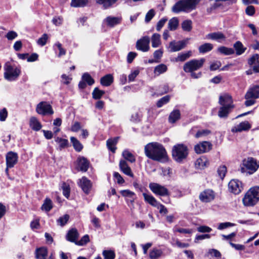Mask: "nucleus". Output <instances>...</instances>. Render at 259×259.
Wrapping results in <instances>:
<instances>
[{
    "label": "nucleus",
    "mask_w": 259,
    "mask_h": 259,
    "mask_svg": "<svg viewBox=\"0 0 259 259\" xmlns=\"http://www.w3.org/2000/svg\"><path fill=\"white\" fill-rule=\"evenodd\" d=\"M146 156L149 158L160 162L168 161V156L163 146L157 142L147 144L144 148Z\"/></svg>",
    "instance_id": "1"
},
{
    "label": "nucleus",
    "mask_w": 259,
    "mask_h": 259,
    "mask_svg": "<svg viewBox=\"0 0 259 259\" xmlns=\"http://www.w3.org/2000/svg\"><path fill=\"white\" fill-rule=\"evenodd\" d=\"M200 2V0H180L172 6L171 10L175 13L190 12L196 9Z\"/></svg>",
    "instance_id": "2"
},
{
    "label": "nucleus",
    "mask_w": 259,
    "mask_h": 259,
    "mask_svg": "<svg viewBox=\"0 0 259 259\" xmlns=\"http://www.w3.org/2000/svg\"><path fill=\"white\" fill-rule=\"evenodd\" d=\"M259 201V187L251 188L245 194L242 199L244 206L251 207L254 206Z\"/></svg>",
    "instance_id": "3"
},
{
    "label": "nucleus",
    "mask_w": 259,
    "mask_h": 259,
    "mask_svg": "<svg viewBox=\"0 0 259 259\" xmlns=\"http://www.w3.org/2000/svg\"><path fill=\"white\" fill-rule=\"evenodd\" d=\"M188 153L187 146L183 144H178L172 147V156L174 159L178 162H181L186 159Z\"/></svg>",
    "instance_id": "4"
},
{
    "label": "nucleus",
    "mask_w": 259,
    "mask_h": 259,
    "mask_svg": "<svg viewBox=\"0 0 259 259\" xmlns=\"http://www.w3.org/2000/svg\"><path fill=\"white\" fill-rule=\"evenodd\" d=\"M4 68L5 70L4 78L9 81L16 80L21 73V71L18 68H14L9 62H7L5 64Z\"/></svg>",
    "instance_id": "5"
},
{
    "label": "nucleus",
    "mask_w": 259,
    "mask_h": 259,
    "mask_svg": "<svg viewBox=\"0 0 259 259\" xmlns=\"http://www.w3.org/2000/svg\"><path fill=\"white\" fill-rule=\"evenodd\" d=\"M243 167H241V171L242 173L247 171V172L251 175L255 172L259 167V162L253 157H248L242 161Z\"/></svg>",
    "instance_id": "6"
},
{
    "label": "nucleus",
    "mask_w": 259,
    "mask_h": 259,
    "mask_svg": "<svg viewBox=\"0 0 259 259\" xmlns=\"http://www.w3.org/2000/svg\"><path fill=\"white\" fill-rule=\"evenodd\" d=\"M205 60L204 58H201L200 60H192L184 64L183 69L185 72H192L197 70L203 66Z\"/></svg>",
    "instance_id": "7"
},
{
    "label": "nucleus",
    "mask_w": 259,
    "mask_h": 259,
    "mask_svg": "<svg viewBox=\"0 0 259 259\" xmlns=\"http://www.w3.org/2000/svg\"><path fill=\"white\" fill-rule=\"evenodd\" d=\"M36 111L38 114L42 115H52L54 113L51 105L45 101L41 102L37 105Z\"/></svg>",
    "instance_id": "8"
},
{
    "label": "nucleus",
    "mask_w": 259,
    "mask_h": 259,
    "mask_svg": "<svg viewBox=\"0 0 259 259\" xmlns=\"http://www.w3.org/2000/svg\"><path fill=\"white\" fill-rule=\"evenodd\" d=\"M149 188L156 195L161 196L169 195L168 189L159 184L152 183L149 184Z\"/></svg>",
    "instance_id": "9"
},
{
    "label": "nucleus",
    "mask_w": 259,
    "mask_h": 259,
    "mask_svg": "<svg viewBox=\"0 0 259 259\" xmlns=\"http://www.w3.org/2000/svg\"><path fill=\"white\" fill-rule=\"evenodd\" d=\"M189 39V38H187L178 41H176V40L170 41L168 46L169 52H178L184 49L186 47Z\"/></svg>",
    "instance_id": "10"
},
{
    "label": "nucleus",
    "mask_w": 259,
    "mask_h": 259,
    "mask_svg": "<svg viewBox=\"0 0 259 259\" xmlns=\"http://www.w3.org/2000/svg\"><path fill=\"white\" fill-rule=\"evenodd\" d=\"M229 190L232 193L239 194L243 190V185L241 181L237 179H233L228 184Z\"/></svg>",
    "instance_id": "11"
},
{
    "label": "nucleus",
    "mask_w": 259,
    "mask_h": 259,
    "mask_svg": "<svg viewBox=\"0 0 259 259\" xmlns=\"http://www.w3.org/2000/svg\"><path fill=\"white\" fill-rule=\"evenodd\" d=\"M95 83V80L92 77L91 75L88 73H84L81 76V80L78 83V88L83 90L87 87V85H92Z\"/></svg>",
    "instance_id": "12"
},
{
    "label": "nucleus",
    "mask_w": 259,
    "mask_h": 259,
    "mask_svg": "<svg viewBox=\"0 0 259 259\" xmlns=\"http://www.w3.org/2000/svg\"><path fill=\"white\" fill-rule=\"evenodd\" d=\"M212 145L208 141H203L196 145L194 150L197 154H201L208 152L212 149Z\"/></svg>",
    "instance_id": "13"
},
{
    "label": "nucleus",
    "mask_w": 259,
    "mask_h": 259,
    "mask_svg": "<svg viewBox=\"0 0 259 259\" xmlns=\"http://www.w3.org/2000/svg\"><path fill=\"white\" fill-rule=\"evenodd\" d=\"M149 43V37L147 36H144L137 41L136 48L137 50L144 52H147L150 49Z\"/></svg>",
    "instance_id": "14"
},
{
    "label": "nucleus",
    "mask_w": 259,
    "mask_h": 259,
    "mask_svg": "<svg viewBox=\"0 0 259 259\" xmlns=\"http://www.w3.org/2000/svg\"><path fill=\"white\" fill-rule=\"evenodd\" d=\"M18 159V156L17 153L9 151L6 156V165L8 167L12 168L17 164Z\"/></svg>",
    "instance_id": "15"
},
{
    "label": "nucleus",
    "mask_w": 259,
    "mask_h": 259,
    "mask_svg": "<svg viewBox=\"0 0 259 259\" xmlns=\"http://www.w3.org/2000/svg\"><path fill=\"white\" fill-rule=\"evenodd\" d=\"M208 39L215 40L219 42H222L226 39L225 35L221 31L209 33L206 35Z\"/></svg>",
    "instance_id": "16"
},
{
    "label": "nucleus",
    "mask_w": 259,
    "mask_h": 259,
    "mask_svg": "<svg viewBox=\"0 0 259 259\" xmlns=\"http://www.w3.org/2000/svg\"><path fill=\"white\" fill-rule=\"evenodd\" d=\"M214 198V192L210 189L205 190L200 194L199 199L204 202H209Z\"/></svg>",
    "instance_id": "17"
},
{
    "label": "nucleus",
    "mask_w": 259,
    "mask_h": 259,
    "mask_svg": "<svg viewBox=\"0 0 259 259\" xmlns=\"http://www.w3.org/2000/svg\"><path fill=\"white\" fill-rule=\"evenodd\" d=\"M259 98V85H255L249 88L245 94L246 99H257Z\"/></svg>",
    "instance_id": "18"
},
{
    "label": "nucleus",
    "mask_w": 259,
    "mask_h": 259,
    "mask_svg": "<svg viewBox=\"0 0 259 259\" xmlns=\"http://www.w3.org/2000/svg\"><path fill=\"white\" fill-rule=\"evenodd\" d=\"M79 186L82 191L87 194H88L91 189L92 183L90 180L85 177H83L79 180Z\"/></svg>",
    "instance_id": "19"
},
{
    "label": "nucleus",
    "mask_w": 259,
    "mask_h": 259,
    "mask_svg": "<svg viewBox=\"0 0 259 259\" xmlns=\"http://www.w3.org/2000/svg\"><path fill=\"white\" fill-rule=\"evenodd\" d=\"M77 168L79 170L85 172L88 170L90 162L84 157H79L77 159Z\"/></svg>",
    "instance_id": "20"
},
{
    "label": "nucleus",
    "mask_w": 259,
    "mask_h": 259,
    "mask_svg": "<svg viewBox=\"0 0 259 259\" xmlns=\"http://www.w3.org/2000/svg\"><path fill=\"white\" fill-rule=\"evenodd\" d=\"M122 18L121 17L108 16L104 20V22L110 27H113L121 23Z\"/></svg>",
    "instance_id": "21"
},
{
    "label": "nucleus",
    "mask_w": 259,
    "mask_h": 259,
    "mask_svg": "<svg viewBox=\"0 0 259 259\" xmlns=\"http://www.w3.org/2000/svg\"><path fill=\"white\" fill-rule=\"evenodd\" d=\"M219 103L222 106H226L234 108V105L232 104L233 100L232 97L229 94H225L223 96H220Z\"/></svg>",
    "instance_id": "22"
},
{
    "label": "nucleus",
    "mask_w": 259,
    "mask_h": 259,
    "mask_svg": "<svg viewBox=\"0 0 259 259\" xmlns=\"http://www.w3.org/2000/svg\"><path fill=\"white\" fill-rule=\"evenodd\" d=\"M119 166L120 170L125 175L131 177H134V175L132 171L131 168L128 165L126 161L125 160H120Z\"/></svg>",
    "instance_id": "23"
},
{
    "label": "nucleus",
    "mask_w": 259,
    "mask_h": 259,
    "mask_svg": "<svg viewBox=\"0 0 259 259\" xmlns=\"http://www.w3.org/2000/svg\"><path fill=\"white\" fill-rule=\"evenodd\" d=\"M78 236L77 230L75 228H72L68 232L66 235V239L70 242L75 243L77 242L76 240L78 239Z\"/></svg>",
    "instance_id": "24"
},
{
    "label": "nucleus",
    "mask_w": 259,
    "mask_h": 259,
    "mask_svg": "<svg viewBox=\"0 0 259 259\" xmlns=\"http://www.w3.org/2000/svg\"><path fill=\"white\" fill-rule=\"evenodd\" d=\"M118 1V0H96V4L101 5L104 10L109 9Z\"/></svg>",
    "instance_id": "25"
},
{
    "label": "nucleus",
    "mask_w": 259,
    "mask_h": 259,
    "mask_svg": "<svg viewBox=\"0 0 259 259\" xmlns=\"http://www.w3.org/2000/svg\"><path fill=\"white\" fill-rule=\"evenodd\" d=\"M251 126L247 121L241 122L238 125L233 127L232 130L233 132H241L243 131H247L250 129Z\"/></svg>",
    "instance_id": "26"
},
{
    "label": "nucleus",
    "mask_w": 259,
    "mask_h": 259,
    "mask_svg": "<svg viewBox=\"0 0 259 259\" xmlns=\"http://www.w3.org/2000/svg\"><path fill=\"white\" fill-rule=\"evenodd\" d=\"M143 117V113L140 109L135 110L131 115L130 121L135 123L141 121Z\"/></svg>",
    "instance_id": "27"
},
{
    "label": "nucleus",
    "mask_w": 259,
    "mask_h": 259,
    "mask_svg": "<svg viewBox=\"0 0 259 259\" xmlns=\"http://www.w3.org/2000/svg\"><path fill=\"white\" fill-rule=\"evenodd\" d=\"M145 201L153 206L159 208V202L151 194H148L145 193L143 194Z\"/></svg>",
    "instance_id": "28"
},
{
    "label": "nucleus",
    "mask_w": 259,
    "mask_h": 259,
    "mask_svg": "<svg viewBox=\"0 0 259 259\" xmlns=\"http://www.w3.org/2000/svg\"><path fill=\"white\" fill-rule=\"evenodd\" d=\"M180 118V111L179 109H174L169 115L168 121L170 123H174Z\"/></svg>",
    "instance_id": "29"
},
{
    "label": "nucleus",
    "mask_w": 259,
    "mask_h": 259,
    "mask_svg": "<svg viewBox=\"0 0 259 259\" xmlns=\"http://www.w3.org/2000/svg\"><path fill=\"white\" fill-rule=\"evenodd\" d=\"M47 254L48 250L46 247H40L35 250V257L37 259H46Z\"/></svg>",
    "instance_id": "30"
},
{
    "label": "nucleus",
    "mask_w": 259,
    "mask_h": 259,
    "mask_svg": "<svg viewBox=\"0 0 259 259\" xmlns=\"http://www.w3.org/2000/svg\"><path fill=\"white\" fill-rule=\"evenodd\" d=\"M233 107L226 106H222L219 109L218 112V116L220 118H226L228 117L229 113L231 112Z\"/></svg>",
    "instance_id": "31"
},
{
    "label": "nucleus",
    "mask_w": 259,
    "mask_h": 259,
    "mask_svg": "<svg viewBox=\"0 0 259 259\" xmlns=\"http://www.w3.org/2000/svg\"><path fill=\"white\" fill-rule=\"evenodd\" d=\"M113 82V77L110 74H107L101 77L100 79L101 84L105 87H108Z\"/></svg>",
    "instance_id": "32"
},
{
    "label": "nucleus",
    "mask_w": 259,
    "mask_h": 259,
    "mask_svg": "<svg viewBox=\"0 0 259 259\" xmlns=\"http://www.w3.org/2000/svg\"><path fill=\"white\" fill-rule=\"evenodd\" d=\"M89 0H71L70 6L73 8H83L88 6Z\"/></svg>",
    "instance_id": "33"
},
{
    "label": "nucleus",
    "mask_w": 259,
    "mask_h": 259,
    "mask_svg": "<svg viewBox=\"0 0 259 259\" xmlns=\"http://www.w3.org/2000/svg\"><path fill=\"white\" fill-rule=\"evenodd\" d=\"M233 47L236 51V54L237 56L242 55L246 50V48L244 47L243 44L240 41H237L233 45Z\"/></svg>",
    "instance_id": "34"
},
{
    "label": "nucleus",
    "mask_w": 259,
    "mask_h": 259,
    "mask_svg": "<svg viewBox=\"0 0 259 259\" xmlns=\"http://www.w3.org/2000/svg\"><path fill=\"white\" fill-rule=\"evenodd\" d=\"M217 51L220 54L226 56L231 55L235 53V51L233 49L225 46H221L219 47L217 49Z\"/></svg>",
    "instance_id": "35"
},
{
    "label": "nucleus",
    "mask_w": 259,
    "mask_h": 259,
    "mask_svg": "<svg viewBox=\"0 0 259 259\" xmlns=\"http://www.w3.org/2000/svg\"><path fill=\"white\" fill-rule=\"evenodd\" d=\"M118 137H115L113 139H109L107 141V146L109 150L114 153L116 149L115 145L118 142Z\"/></svg>",
    "instance_id": "36"
},
{
    "label": "nucleus",
    "mask_w": 259,
    "mask_h": 259,
    "mask_svg": "<svg viewBox=\"0 0 259 259\" xmlns=\"http://www.w3.org/2000/svg\"><path fill=\"white\" fill-rule=\"evenodd\" d=\"M213 48L212 44L210 43H204L200 46L198 48L199 52L201 54H205L211 51Z\"/></svg>",
    "instance_id": "37"
},
{
    "label": "nucleus",
    "mask_w": 259,
    "mask_h": 259,
    "mask_svg": "<svg viewBox=\"0 0 259 259\" xmlns=\"http://www.w3.org/2000/svg\"><path fill=\"white\" fill-rule=\"evenodd\" d=\"M30 126L32 130L35 131H39L41 128L40 123L35 117H31L30 119Z\"/></svg>",
    "instance_id": "38"
},
{
    "label": "nucleus",
    "mask_w": 259,
    "mask_h": 259,
    "mask_svg": "<svg viewBox=\"0 0 259 259\" xmlns=\"http://www.w3.org/2000/svg\"><path fill=\"white\" fill-rule=\"evenodd\" d=\"M70 141L76 151L80 152L83 149V145L76 138L71 137L70 138Z\"/></svg>",
    "instance_id": "39"
},
{
    "label": "nucleus",
    "mask_w": 259,
    "mask_h": 259,
    "mask_svg": "<svg viewBox=\"0 0 259 259\" xmlns=\"http://www.w3.org/2000/svg\"><path fill=\"white\" fill-rule=\"evenodd\" d=\"M192 55V52L189 51L186 53H183L179 54L177 57L175 59L176 62H184Z\"/></svg>",
    "instance_id": "40"
},
{
    "label": "nucleus",
    "mask_w": 259,
    "mask_h": 259,
    "mask_svg": "<svg viewBox=\"0 0 259 259\" xmlns=\"http://www.w3.org/2000/svg\"><path fill=\"white\" fill-rule=\"evenodd\" d=\"M52 208L53 203L52 200L49 198H46L45 199L44 203L41 207V210H45L46 212H49L52 209Z\"/></svg>",
    "instance_id": "41"
},
{
    "label": "nucleus",
    "mask_w": 259,
    "mask_h": 259,
    "mask_svg": "<svg viewBox=\"0 0 259 259\" xmlns=\"http://www.w3.org/2000/svg\"><path fill=\"white\" fill-rule=\"evenodd\" d=\"M122 156L126 160L131 163L136 161L135 156L128 150H124L122 153Z\"/></svg>",
    "instance_id": "42"
},
{
    "label": "nucleus",
    "mask_w": 259,
    "mask_h": 259,
    "mask_svg": "<svg viewBox=\"0 0 259 259\" xmlns=\"http://www.w3.org/2000/svg\"><path fill=\"white\" fill-rule=\"evenodd\" d=\"M167 70V67L164 64H160L156 66L154 70V73L155 75L158 76L160 74L165 72Z\"/></svg>",
    "instance_id": "43"
},
{
    "label": "nucleus",
    "mask_w": 259,
    "mask_h": 259,
    "mask_svg": "<svg viewBox=\"0 0 259 259\" xmlns=\"http://www.w3.org/2000/svg\"><path fill=\"white\" fill-rule=\"evenodd\" d=\"M55 141L56 143L59 144V149L61 150L62 149L67 148L69 145L68 140L63 139L60 137L55 138Z\"/></svg>",
    "instance_id": "44"
},
{
    "label": "nucleus",
    "mask_w": 259,
    "mask_h": 259,
    "mask_svg": "<svg viewBox=\"0 0 259 259\" xmlns=\"http://www.w3.org/2000/svg\"><path fill=\"white\" fill-rule=\"evenodd\" d=\"M179 25V20L177 17H173L169 20L168 28L171 31L175 30Z\"/></svg>",
    "instance_id": "45"
},
{
    "label": "nucleus",
    "mask_w": 259,
    "mask_h": 259,
    "mask_svg": "<svg viewBox=\"0 0 259 259\" xmlns=\"http://www.w3.org/2000/svg\"><path fill=\"white\" fill-rule=\"evenodd\" d=\"M152 47L157 48L161 44L160 35L158 33H154L151 37Z\"/></svg>",
    "instance_id": "46"
},
{
    "label": "nucleus",
    "mask_w": 259,
    "mask_h": 259,
    "mask_svg": "<svg viewBox=\"0 0 259 259\" xmlns=\"http://www.w3.org/2000/svg\"><path fill=\"white\" fill-rule=\"evenodd\" d=\"M182 28L185 31H190L192 29V21L190 20H184L182 23Z\"/></svg>",
    "instance_id": "47"
},
{
    "label": "nucleus",
    "mask_w": 259,
    "mask_h": 259,
    "mask_svg": "<svg viewBox=\"0 0 259 259\" xmlns=\"http://www.w3.org/2000/svg\"><path fill=\"white\" fill-rule=\"evenodd\" d=\"M104 94L105 92L104 91L99 90L98 88H95L92 93L93 98L95 100H99L101 98Z\"/></svg>",
    "instance_id": "48"
},
{
    "label": "nucleus",
    "mask_w": 259,
    "mask_h": 259,
    "mask_svg": "<svg viewBox=\"0 0 259 259\" xmlns=\"http://www.w3.org/2000/svg\"><path fill=\"white\" fill-rule=\"evenodd\" d=\"M102 254L104 259H114L115 257V253L112 250H104Z\"/></svg>",
    "instance_id": "49"
},
{
    "label": "nucleus",
    "mask_w": 259,
    "mask_h": 259,
    "mask_svg": "<svg viewBox=\"0 0 259 259\" xmlns=\"http://www.w3.org/2000/svg\"><path fill=\"white\" fill-rule=\"evenodd\" d=\"M170 100V96L166 95L160 99L156 103V106L158 108L162 107L164 105L169 102Z\"/></svg>",
    "instance_id": "50"
},
{
    "label": "nucleus",
    "mask_w": 259,
    "mask_h": 259,
    "mask_svg": "<svg viewBox=\"0 0 259 259\" xmlns=\"http://www.w3.org/2000/svg\"><path fill=\"white\" fill-rule=\"evenodd\" d=\"M218 2H216V0L212 4L210 3V6H208L206 9V12L208 14L211 13L214 10H216L217 8L220 7L222 6L221 4L218 3Z\"/></svg>",
    "instance_id": "51"
},
{
    "label": "nucleus",
    "mask_w": 259,
    "mask_h": 259,
    "mask_svg": "<svg viewBox=\"0 0 259 259\" xmlns=\"http://www.w3.org/2000/svg\"><path fill=\"white\" fill-rule=\"evenodd\" d=\"M162 254V251L160 249H153L150 251L149 256L151 259H156L160 257Z\"/></svg>",
    "instance_id": "52"
},
{
    "label": "nucleus",
    "mask_w": 259,
    "mask_h": 259,
    "mask_svg": "<svg viewBox=\"0 0 259 259\" xmlns=\"http://www.w3.org/2000/svg\"><path fill=\"white\" fill-rule=\"evenodd\" d=\"M211 131L207 129L199 130L195 135V137L196 138H199L200 137L207 136L211 134Z\"/></svg>",
    "instance_id": "53"
},
{
    "label": "nucleus",
    "mask_w": 259,
    "mask_h": 259,
    "mask_svg": "<svg viewBox=\"0 0 259 259\" xmlns=\"http://www.w3.org/2000/svg\"><path fill=\"white\" fill-rule=\"evenodd\" d=\"M69 219V215L67 214L60 217L57 221V223L61 226H64L66 225Z\"/></svg>",
    "instance_id": "54"
},
{
    "label": "nucleus",
    "mask_w": 259,
    "mask_h": 259,
    "mask_svg": "<svg viewBox=\"0 0 259 259\" xmlns=\"http://www.w3.org/2000/svg\"><path fill=\"white\" fill-rule=\"evenodd\" d=\"M206 162L205 158H198L195 161V166L197 168L202 169L205 166Z\"/></svg>",
    "instance_id": "55"
},
{
    "label": "nucleus",
    "mask_w": 259,
    "mask_h": 259,
    "mask_svg": "<svg viewBox=\"0 0 259 259\" xmlns=\"http://www.w3.org/2000/svg\"><path fill=\"white\" fill-rule=\"evenodd\" d=\"M157 91L158 94L162 95L163 94L167 93L168 92L169 87L167 84L161 85L158 87V88Z\"/></svg>",
    "instance_id": "56"
},
{
    "label": "nucleus",
    "mask_w": 259,
    "mask_h": 259,
    "mask_svg": "<svg viewBox=\"0 0 259 259\" xmlns=\"http://www.w3.org/2000/svg\"><path fill=\"white\" fill-rule=\"evenodd\" d=\"M227 167L225 165L220 166L218 169V174L221 179H223L227 172Z\"/></svg>",
    "instance_id": "57"
},
{
    "label": "nucleus",
    "mask_w": 259,
    "mask_h": 259,
    "mask_svg": "<svg viewBox=\"0 0 259 259\" xmlns=\"http://www.w3.org/2000/svg\"><path fill=\"white\" fill-rule=\"evenodd\" d=\"M62 188L64 196L68 198L70 195V189L69 186L66 183H63L62 184Z\"/></svg>",
    "instance_id": "58"
},
{
    "label": "nucleus",
    "mask_w": 259,
    "mask_h": 259,
    "mask_svg": "<svg viewBox=\"0 0 259 259\" xmlns=\"http://www.w3.org/2000/svg\"><path fill=\"white\" fill-rule=\"evenodd\" d=\"M89 241V236L88 235H85L80 239L79 241L75 242V244L77 245L82 246L86 244Z\"/></svg>",
    "instance_id": "59"
},
{
    "label": "nucleus",
    "mask_w": 259,
    "mask_h": 259,
    "mask_svg": "<svg viewBox=\"0 0 259 259\" xmlns=\"http://www.w3.org/2000/svg\"><path fill=\"white\" fill-rule=\"evenodd\" d=\"M155 16V11L153 9L150 10L146 14L145 21L146 23L149 22Z\"/></svg>",
    "instance_id": "60"
},
{
    "label": "nucleus",
    "mask_w": 259,
    "mask_h": 259,
    "mask_svg": "<svg viewBox=\"0 0 259 259\" xmlns=\"http://www.w3.org/2000/svg\"><path fill=\"white\" fill-rule=\"evenodd\" d=\"M48 39V34L44 33L41 37L37 40V44L41 46H44L46 44L47 40Z\"/></svg>",
    "instance_id": "61"
},
{
    "label": "nucleus",
    "mask_w": 259,
    "mask_h": 259,
    "mask_svg": "<svg viewBox=\"0 0 259 259\" xmlns=\"http://www.w3.org/2000/svg\"><path fill=\"white\" fill-rule=\"evenodd\" d=\"M234 226L235 224L230 222L222 223L219 225L218 229L221 230Z\"/></svg>",
    "instance_id": "62"
},
{
    "label": "nucleus",
    "mask_w": 259,
    "mask_h": 259,
    "mask_svg": "<svg viewBox=\"0 0 259 259\" xmlns=\"http://www.w3.org/2000/svg\"><path fill=\"white\" fill-rule=\"evenodd\" d=\"M208 253L211 256L215 257L218 258H221L222 255L221 252L215 249H209L208 251Z\"/></svg>",
    "instance_id": "63"
},
{
    "label": "nucleus",
    "mask_w": 259,
    "mask_h": 259,
    "mask_svg": "<svg viewBox=\"0 0 259 259\" xmlns=\"http://www.w3.org/2000/svg\"><path fill=\"white\" fill-rule=\"evenodd\" d=\"M18 36L17 33L14 31H10L6 35V37L9 40H12Z\"/></svg>",
    "instance_id": "64"
}]
</instances>
